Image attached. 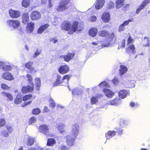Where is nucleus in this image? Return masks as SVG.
Masks as SVG:
<instances>
[{"label":"nucleus","instance_id":"nucleus-1","mask_svg":"<svg viewBox=\"0 0 150 150\" xmlns=\"http://www.w3.org/2000/svg\"><path fill=\"white\" fill-rule=\"evenodd\" d=\"M61 28L68 31V34L70 35L73 34L76 31L80 32L83 30V25L76 21H73L72 24L69 21H64L61 24Z\"/></svg>","mask_w":150,"mask_h":150},{"label":"nucleus","instance_id":"nucleus-2","mask_svg":"<svg viewBox=\"0 0 150 150\" xmlns=\"http://www.w3.org/2000/svg\"><path fill=\"white\" fill-rule=\"evenodd\" d=\"M79 129L78 124H75L72 125V135H68L66 137V142L69 146H71L74 145L76 138L79 134Z\"/></svg>","mask_w":150,"mask_h":150},{"label":"nucleus","instance_id":"nucleus-3","mask_svg":"<svg viewBox=\"0 0 150 150\" xmlns=\"http://www.w3.org/2000/svg\"><path fill=\"white\" fill-rule=\"evenodd\" d=\"M98 35L100 37L107 38L108 42L106 44H104L105 46H109L115 37V35L114 33L112 32L110 33L109 31L107 30H100L98 32Z\"/></svg>","mask_w":150,"mask_h":150},{"label":"nucleus","instance_id":"nucleus-4","mask_svg":"<svg viewBox=\"0 0 150 150\" xmlns=\"http://www.w3.org/2000/svg\"><path fill=\"white\" fill-rule=\"evenodd\" d=\"M71 0H62L59 2L56 8L58 12H63L69 8L68 4L70 3Z\"/></svg>","mask_w":150,"mask_h":150},{"label":"nucleus","instance_id":"nucleus-5","mask_svg":"<svg viewBox=\"0 0 150 150\" xmlns=\"http://www.w3.org/2000/svg\"><path fill=\"white\" fill-rule=\"evenodd\" d=\"M31 86L28 85L26 86H24L22 87L21 91L23 93H28L32 92L34 90V84L33 82L30 83Z\"/></svg>","mask_w":150,"mask_h":150},{"label":"nucleus","instance_id":"nucleus-6","mask_svg":"<svg viewBox=\"0 0 150 150\" xmlns=\"http://www.w3.org/2000/svg\"><path fill=\"white\" fill-rule=\"evenodd\" d=\"M30 17L32 21H38L41 18V14L38 11H34L30 13Z\"/></svg>","mask_w":150,"mask_h":150},{"label":"nucleus","instance_id":"nucleus-7","mask_svg":"<svg viewBox=\"0 0 150 150\" xmlns=\"http://www.w3.org/2000/svg\"><path fill=\"white\" fill-rule=\"evenodd\" d=\"M39 132L46 135H48L49 133V129L47 125L42 124L40 125L38 128Z\"/></svg>","mask_w":150,"mask_h":150},{"label":"nucleus","instance_id":"nucleus-8","mask_svg":"<svg viewBox=\"0 0 150 150\" xmlns=\"http://www.w3.org/2000/svg\"><path fill=\"white\" fill-rule=\"evenodd\" d=\"M69 70L68 66L67 64L61 65L58 68V71L61 74L63 75L68 73Z\"/></svg>","mask_w":150,"mask_h":150},{"label":"nucleus","instance_id":"nucleus-9","mask_svg":"<svg viewBox=\"0 0 150 150\" xmlns=\"http://www.w3.org/2000/svg\"><path fill=\"white\" fill-rule=\"evenodd\" d=\"M133 19L132 18L124 21L122 24L119 25L118 29V31L120 32L124 31L125 30V26L128 25L129 23L133 22Z\"/></svg>","mask_w":150,"mask_h":150},{"label":"nucleus","instance_id":"nucleus-10","mask_svg":"<svg viewBox=\"0 0 150 150\" xmlns=\"http://www.w3.org/2000/svg\"><path fill=\"white\" fill-rule=\"evenodd\" d=\"M10 16L13 18H17L20 17L21 13L19 11L13 10L11 9L9 10Z\"/></svg>","mask_w":150,"mask_h":150},{"label":"nucleus","instance_id":"nucleus-11","mask_svg":"<svg viewBox=\"0 0 150 150\" xmlns=\"http://www.w3.org/2000/svg\"><path fill=\"white\" fill-rule=\"evenodd\" d=\"M150 3V0H144L142 3V4L140 5L139 7L137 9L136 13H139V12Z\"/></svg>","mask_w":150,"mask_h":150},{"label":"nucleus","instance_id":"nucleus-12","mask_svg":"<svg viewBox=\"0 0 150 150\" xmlns=\"http://www.w3.org/2000/svg\"><path fill=\"white\" fill-rule=\"evenodd\" d=\"M74 55L75 54L74 53L68 52L66 55L60 56L59 58H64L65 61L68 62L74 57Z\"/></svg>","mask_w":150,"mask_h":150},{"label":"nucleus","instance_id":"nucleus-13","mask_svg":"<svg viewBox=\"0 0 150 150\" xmlns=\"http://www.w3.org/2000/svg\"><path fill=\"white\" fill-rule=\"evenodd\" d=\"M8 24L14 28H16L20 26V22L16 20H10L7 21Z\"/></svg>","mask_w":150,"mask_h":150},{"label":"nucleus","instance_id":"nucleus-14","mask_svg":"<svg viewBox=\"0 0 150 150\" xmlns=\"http://www.w3.org/2000/svg\"><path fill=\"white\" fill-rule=\"evenodd\" d=\"M2 77L5 80L9 81L14 79V78L12 74L8 72L4 73L2 75Z\"/></svg>","mask_w":150,"mask_h":150},{"label":"nucleus","instance_id":"nucleus-15","mask_svg":"<svg viewBox=\"0 0 150 150\" xmlns=\"http://www.w3.org/2000/svg\"><path fill=\"white\" fill-rule=\"evenodd\" d=\"M64 82L63 78H62V77L60 75L57 74V79L53 83V86H57L59 85L60 84Z\"/></svg>","mask_w":150,"mask_h":150},{"label":"nucleus","instance_id":"nucleus-16","mask_svg":"<svg viewBox=\"0 0 150 150\" xmlns=\"http://www.w3.org/2000/svg\"><path fill=\"white\" fill-rule=\"evenodd\" d=\"M103 92L105 96L109 98H112L113 96L114 95V93L108 89H104L103 90Z\"/></svg>","mask_w":150,"mask_h":150},{"label":"nucleus","instance_id":"nucleus-17","mask_svg":"<svg viewBox=\"0 0 150 150\" xmlns=\"http://www.w3.org/2000/svg\"><path fill=\"white\" fill-rule=\"evenodd\" d=\"M101 19L105 23L108 22L110 20V15L108 12H105L102 16Z\"/></svg>","mask_w":150,"mask_h":150},{"label":"nucleus","instance_id":"nucleus-18","mask_svg":"<svg viewBox=\"0 0 150 150\" xmlns=\"http://www.w3.org/2000/svg\"><path fill=\"white\" fill-rule=\"evenodd\" d=\"M98 31V30L96 28H93L89 30L88 34L91 37H94L96 36Z\"/></svg>","mask_w":150,"mask_h":150},{"label":"nucleus","instance_id":"nucleus-19","mask_svg":"<svg viewBox=\"0 0 150 150\" xmlns=\"http://www.w3.org/2000/svg\"><path fill=\"white\" fill-rule=\"evenodd\" d=\"M125 50L129 54H134L135 52L134 45L133 44L129 45L125 49Z\"/></svg>","mask_w":150,"mask_h":150},{"label":"nucleus","instance_id":"nucleus-20","mask_svg":"<svg viewBox=\"0 0 150 150\" xmlns=\"http://www.w3.org/2000/svg\"><path fill=\"white\" fill-rule=\"evenodd\" d=\"M104 3V0H97L95 6L97 10L100 9L103 6Z\"/></svg>","mask_w":150,"mask_h":150},{"label":"nucleus","instance_id":"nucleus-21","mask_svg":"<svg viewBox=\"0 0 150 150\" xmlns=\"http://www.w3.org/2000/svg\"><path fill=\"white\" fill-rule=\"evenodd\" d=\"M1 94L4 97H7V101H11L13 100V96L11 93L5 92H1Z\"/></svg>","mask_w":150,"mask_h":150},{"label":"nucleus","instance_id":"nucleus-22","mask_svg":"<svg viewBox=\"0 0 150 150\" xmlns=\"http://www.w3.org/2000/svg\"><path fill=\"white\" fill-rule=\"evenodd\" d=\"M120 69H119V74L121 76L123 75L127 71L128 69L127 67L123 65H120Z\"/></svg>","mask_w":150,"mask_h":150},{"label":"nucleus","instance_id":"nucleus-23","mask_svg":"<svg viewBox=\"0 0 150 150\" xmlns=\"http://www.w3.org/2000/svg\"><path fill=\"white\" fill-rule=\"evenodd\" d=\"M49 26L48 24H46L40 26L38 29L37 33L38 34H41L42 32L48 28Z\"/></svg>","mask_w":150,"mask_h":150},{"label":"nucleus","instance_id":"nucleus-24","mask_svg":"<svg viewBox=\"0 0 150 150\" xmlns=\"http://www.w3.org/2000/svg\"><path fill=\"white\" fill-rule=\"evenodd\" d=\"M121 102L120 99L118 98H116L110 101L111 105H117L120 104Z\"/></svg>","mask_w":150,"mask_h":150},{"label":"nucleus","instance_id":"nucleus-25","mask_svg":"<svg viewBox=\"0 0 150 150\" xmlns=\"http://www.w3.org/2000/svg\"><path fill=\"white\" fill-rule=\"evenodd\" d=\"M116 132L114 130H110L105 134V136L107 139H109L115 136Z\"/></svg>","mask_w":150,"mask_h":150},{"label":"nucleus","instance_id":"nucleus-26","mask_svg":"<svg viewBox=\"0 0 150 150\" xmlns=\"http://www.w3.org/2000/svg\"><path fill=\"white\" fill-rule=\"evenodd\" d=\"M34 81L35 85V88L36 90L38 91L40 90L41 86V81L40 78H37L34 79Z\"/></svg>","mask_w":150,"mask_h":150},{"label":"nucleus","instance_id":"nucleus-27","mask_svg":"<svg viewBox=\"0 0 150 150\" xmlns=\"http://www.w3.org/2000/svg\"><path fill=\"white\" fill-rule=\"evenodd\" d=\"M22 22L23 23L26 24L27 23L29 20V14L27 13H25L22 15Z\"/></svg>","mask_w":150,"mask_h":150},{"label":"nucleus","instance_id":"nucleus-28","mask_svg":"<svg viewBox=\"0 0 150 150\" xmlns=\"http://www.w3.org/2000/svg\"><path fill=\"white\" fill-rule=\"evenodd\" d=\"M33 62H28L26 63L25 65V67L26 68L29 70L31 72H32L34 71V68L33 66Z\"/></svg>","mask_w":150,"mask_h":150},{"label":"nucleus","instance_id":"nucleus-29","mask_svg":"<svg viewBox=\"0 0 150 150\" xmlns=\"http://www.w3.org/2000/svg\"><path fill=\"white\" fill-rule=\"evenodd\" d=\"M34 23L32 22H30L28 23L26 27L27 30L30 33L32 32L34 30Z\"/></svg>","mask_w":150,"mask_h":150},{"label":"nucleus","instance_id":"nucleus-30","mask_svg":"<svg viewBox=\"0 0 150 150\" xmlns=\"http://www.w3.org/2000/svg\"><path fill=\"white\" fill-rule=\"evenodd\" d=\"M125 2V0H116L115 6L117 8H119L123 6Z\"/></svg>","mask_w":150,"mask_h":150},{"label":"nucleus","instance_id":"nucleus-31","mask_svg":"<svg viewBox=\"0 0 150 150\" xmlns=\"http://www.w3.org/2000/svg\"><path fill=\"white\" fill-rule=\"evenodd\" d=\"M128 92L127 90H123L120 91L118 93V96L121 99H124L127 96Z\"/></svg>","mask_w":150,"mask_h":150},{"label":"nucleus","instance_id":"nucleus-32","mask_svg":"<svg viewBox=\"0 0 150 150\" xmlns=\"http://www.w3.org/2000/svg\"><path fill=\"white\" fill-rule=\"evenodd\" d=\"M56 143L55 140L53 138H48L47 139V145L48 146H53Z\"/></svg>","mask_w":150,"mask_h":150},{"label":"nucleus","instance_id":"nucleus-33","mask_svg":"<svg viewBox=\"0 0 150 150\" xmlns=\"http://www.w3.org/2000/svg\"><path fill=\"white\" fill-rule=\"evenodd\" d=\"M35 139L31 137H29L27 140L26 144L28 146L33 145L35 142Z\"/></svg>","mask_w":150,"mask_h":150},{"label":"nucleus","instance_id":"nucleus-34","mask_svg":"<svg viewBox=\"0 0 150 150\" xmlns=\"http://www.w3.org/2000/svg\"><path fill=\"white\" fill-rule=\"evenodd\" d=\"M30 0H22L21 2L22 6L25 8L28 7L30 4Z\"/></svg>","mask_w":150,"mask_h":150},{"label":"nucleus","instance_id":"nucleus-35","mask_svg":"<svg viewBox=\"0 0 150 150\" xmlns=\"http://www.w3.org/2000/svg\"><path fill=\"white\" fill-rule=\"evenodd\" d=\"M33 97L32 95L31 94H28L24 96L23 98V100L24 101H26L28 100H32L31 99Z\"/></svg>","mask_w":150,"mask_h":150},{"label":"nucleus","instance_id":"nucleus-36","mask_svg":"<svg viewBox=\"0 0 150 150\" xmlns=\"http://www.w3.org/2000/svg\"><path fill=\"white\" fill-rule=\"evenodd\" d=\"M22 101V98L20 96H17L14 99V102L16 104H20Z\"/></svg>","mask_w":150,"mask_h":150},{"label":"nucleus","instance_id":"nucleus-37","mask_svg":"<svg viewBox=\"0 0 150 150\" xmlns=\"http://www.w3.org/2000/svg\"><path fill=\"white\" fill-rule=\"evenodd\" d=\"M3 69L6 71H11L12 69V67L9 65H6L4 66H3Z\"/></svg>","mask_w":150,"mask_h":150},{"label":"nucleus","instance_id":"nucleus-38","mask_svg":"<svg viewBox=\"0 0 150 150\" xmlns=\"http://www.w3.org/2000/svg\"><path fill=\"white\" fill-rule=\"evenodd\" d=\"M98 101V99L95 96H92L91 99V103L92 105L96 104Z\"/></svg>","mask_w":150,"mask_h":150},{"label":"nucleus","instance_id":"nucleus-39","mask_svg":"<svg viewBox=\"0 0 150 150\" xmlns=\"http://www.w3.org/2000/svg\"><path fill=\"white\" fill-rule=\"evenodd\" d=\"M40 112V110L39 108H35L32 110V113L35 115H37L39 114Z\"/></svg>","mask_w":150,"mask_h":150},{"label":"nucleus","instance_id":"nucleus-40","mask_svg":"<svg viewBox=\"0 0 150 150\" xmlns=\"http://www.w3.org/2000/svg\"><path fill=\"white\" fill-rule=\"evenodd\" d=\"M37 119L35 117L33 116L31 117L29 120V125H31L33 123H35Z\"/></svg>","mask_w":150,"mask_h":150},{"label":"nucleus","instance_id":"nucleus-41","mask_svg":"<svg viewBox=\"0 0 150 150\" xmlns=\"http://www.w3.org/2000/svg\"><path fill=\"white\" fill-rule=\"evenodd\" d=\"M1 88L4 90H9L10 87L8 86L7 84L2 83L1 84Z\"/></svg>","mask_w":150,"mask_h":150},{"label":"nucleus","instance_id":"nucleus-42","mask_svg":"<svg viewBox=\"0 0 150 150\" xmlns=\"http://www.w3.org/2000/svg\"><path fill=\"white\" fill-rule=\"evenodd\" d=\"M134 41V39L132 38L131 35L130 34H129V38L127 40V45H128L129 44L132 43Z\"/></svg>","mask_w":150,"mask_h":150},{"label":"nucleus","instance_id":"nucleus-43","mask_svg":"<svg viewBox=\"0 0 150 150\" xmlns=\"http://www.w3.org/2000/svg\"><path fill=\"white\" fill-rule=\"evenodd\" d=\"M63 125H59L57 127V129L59 130V132L61 133L64 132L65 130L63 129Z\"/></svg>","mask_w":150,"mask_h":150},{"label":"nucleus","instance_id":"nucleus-44","mask_svg":"<svg viewBox=\"0 0 150 150\" xmlns=\"http://www.w3.org/2000/svg\"><path fill=\"white\" fill-rule=\"evenodd\" d=\"M26 77H27L28 80L29 82H30V83L33 82V78L31 75L29 74H27L26 75Z\"/></svg>","mask_w":150,"mask_h":150},{"label":"nucleus","instance_id":"nucleus-45","mask_svg":"<svg viewBox=\"0 0 150 150\" xmlns=\"http://www.w3.org/2000/svg\"><path fill=\"white\" fill-rule=\"evenodd\" d=\"M6 124V121L4 119H0V128L4 126Z\"/></svg>","mask_w":150,"mask_h":150},{"label":"nucleus","instance_id":"nucleus-46","mask_svg":"<svg viewBox=\"0 0 150 150\" xmlns=\"http://www.w3.org/2000/svg\"><path fill=\"white\" fill-rule=\"evenodd\" d=\"M116 129V132H117L118 134L120 135L123 133V130L120 128H115Z\"/></svg>","mask_w":150,"mask_h":150},{"label":"nucleus","instance_id":"nucleus-47","mask_svg":"<svg viewBox=\"0 0 150 150\" xmlns=\"http://www.w3.org/2000/svg\"><path fill=\"white\" fill-rule=\"evenodd\" d=\"M71 76L69 74L63 76L62 78L63 80L64 81L65 79L67 80V83H68L70 78L71 77Z\"/></svg>","mask_w":150,"mask_h":150},{"label":"nucleus","instance_id":"nucleus-48","mask_svg":"<svg viewBox=\"0 0 150 150\" xmlns=\"http://www.w3.org/2000/svg\"><path fill=\"white\" fill-rule=\"evenodd\" d=\"M144 39H146L147 43L145 45H144V47H149L150 46V40H149V38L147 37H144Z\"/></svg>","mask_w":150,"mask_h":150},{"label":"nucleus","instance_id":"nucleus-49","mask_svg":"<svg viewBox=\"0 0 150 150\" xmlns=\"http://www.w3.org/2000/svg\"><path fill=\"white\" fill-rule=\"evenodd\" d=\"M125 40L123 39L121 42V45L119 46L118 47V49H120L121 47L124 48L125 47Z\"/></svg>","mask_w":150,"mask_h":150},{"label":"nucleus","instance_id":"nucleus-50","mask_svg":"<svg viewBox=\"0 0 150 150\" xmlns=\"http://www.w3.org/2000/svg\"><path fill=\"white\" fill-rule=\"evenodd\" d=\"M108 83L106 82L105 81H103L99 85V86H103V87L107 86L108 85Z\"/></svg>","mask_w":150,"mask_h":150},{"label":"nucleus","instance_id":"nucleus-51","mask_svg":"<svg viewBox=\"0 0 150 150\" xmlns=\"http://www.w3.org/2000/svg\"><path fill=\"white\" fill-rule=\"evenodd\" d=\"M115 4L113 2H110L108 4V8L110 9H111L114 7Z\"/></svg>","mask_w":150,"mask_h":150},{"label":"nucleus","instance_id":"nucleus-52","mask_svg":"<svg viewBox=\"0 0 150 150\" xmlns=\"http://www.w3.org/2000/svg\"><path fill=\"white\" fill-rule=\"evenodd\" d=\"M97 18L96 16H91L90 17V20L92 22H95L96 21Z\"/></svg>","mask_w":150,"mask_h":150},{"label":"nucleus","instance_id":"nucleus-53","mask_svg":"<svg viewBox=\"0 0 150 150\" xmlns=\"http://www.w3.org/2000/svg\"><path fill=\"white\" fill-rule=\"evenodd\" d=\"M130 5L129 4H125L123 7V10L125 11H126L129 9Z\"/></svg>","mask_w":150,"mask_h":150},{"label":"nucleus","instance_id":"nucleus-54","mask_svg":"<svg viewBox=\"0 0 150 150\" xmlns=\"http://www.w3.org/2000/svg\"><path fill=\"white\" fill-rule=\"evenodd\" d=\"M41 53V51H39L37 50H36V52H35V53L33 55V57L34 58H35L36 57L40 54Z\"/></svg>","mask_w":150,"mask_h":150},{"label":"nucleus","instance_id":"nucleus-55","mask_svg":"<svg viewBox=\"0 0 150 150\" xmlns=\"http://www.w3.org/2000/svg\"><path fill=\"white\" fill-rule=\"evenodd\" d=\"M2 134L4 137H7L8 136V133L6 131H4L2 132Z\"/></svg>","mask_w":150,"mask_h":150},{"label":"nucleus","instance_id":"nucleus-56","mask_svg":"<svg viewBox=\"0 0 150 150\" xmlns=\"http://www.w3.org/2000/svg\"><path fill=\"white\" fill-rule=\"evenodd\" d=\"M6 129L8 131L9 133H11L13 131L12 127L11 126H6Z\"/></svg>","mask_w":150,"mask_h":150},{"label":"nucleus","instance_id":"nucleus-57","mask_svg":"<svg viewBox=\"0 0 150 150\" xmlns=\"http://www.w3.org/2000/svg\"><path fill=\"white\" fill-rule=\"evenodd\" d=\"M112 81L114 84H116L118 83L119 80L116 77H115L113 79Z\"/></svg>","mask_w":150,"mask_h":150},{"label":"nucleus","instance_id":"nucleus-58","mask_svg":"<svg viewBox=\"0 0 150 150\" xmlns=\"http://www.w3.org/2000/svg\"><path fill=\"white\" fill-rule=\"evenodd\" d=\"M32 102V100H31L30 101H29L27 102H25L22 105V106L23 107H24L28 105V104H30V103Z\"/></svg>","mask_w":150,"mask_h":150},{"label":"nucleus","instance_id":"nucleus-59","mask_svg":"<svg viewBox=\"0 0 150 150\" xmlns=\"http://www.w3.org/2000/svg\"><path fill=\"white\" fill-rule=\"evenodd\" d=\"M50 41L52 42L53 43H55L58 41V39H56L54 38H52L50 40Z\"/></svg>","mask_w":150,"mask_h":150},{"label":"nucleus","instance_id":"nucleus-60","mask_svg":"<svg viewBox=\"0 0 150 150\" xmlns=\"http://www.w3.org/2000/svg\"><path fill=\"white\" fill-rule=\"evenodd\" d=\"M50 106L52 108H54L55 106V102L50 103Z\"/></svg>","mask_w":150,"mask_h":150},{"label":"nucleus","instance_id":"nucleus-61","mask_svg":"<svg viewBox=\"0 0 150 150\" xmlns=\"http://www.w3.org/2000/svg\"><path fill=\"white\" fill-rule=\"evenodd\" d=\"M49 110L48 109L47 107L45 106L44 107V108L43 110V111L44 112H48Z\"/></svg>","mask_w":150,"mask_h":150},{"label":"nucleus","instance_id":"nucleus-62","mask_svg":"<svg viewBox=\"0 0 150 150\" xmlns=\"http://www.w3.org/2000/svg\"><path fill=\"white\" fill-rule=\"evenodd\" d=\"M103 96V95L102 94H98L96 95V96L95 97H96L97 99L98 98H100Z\"/></svg>","mask_w":150,"mask_h":150},{"label":"nucleus","instance_id":"nucleus-63","mask_svg":"<svg viewBox=\"0 0 150 150\" xmlns=\"http://www.w3.org/2000/svg\"><path fill=\"white\" fill-rule=\"evenodd\" d=\"M49 102L50 103L54 102V101L51 98L49 100Z\"/></svg>","mask_w":150,"mask_h":150},{"label":"nucleus","instance_id":"nucleus-64","mask_svg":"<svg viewBox=\"0 0 150 150\" xmlns=\"http://www.w3.org/2000/svg\"><path fill=\"white\" fill-rule=\"evenodd\" d=\"M61 149L62 150H66V147L64 146H62L61 147Z\"/></svg>","mask_w":150,"mask_h":150}]
</instances>
